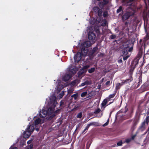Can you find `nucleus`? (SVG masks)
Returning a JSON list of instances; mask_svg holds the SVG:
<instances>
[{
  "instance_id": "f257e3e1",
  "label": "nucleus",
  "mask_w": 149,
  "mask_h": 149,
  "mask_svg": "<svg viewBox=\"0 0 149 149\" xmlns=\"http://www.w3.org/2000/svg\"><path fill=\"white\" fill-rule=\"evenodd\" d=\"M49 99V108H43L42 111L39 113L41 117L44 118L47 115L50 118H52L60 112V109L56 107L57 99L56 96L54 95L51 96Z\"/></svg>"
},
{
  "instance_id": "f03ea898",
  "label": "nucleus",
  "mask_w": 149,
  "mask_h": 149,
  "mask_svg": "<svg viewBox=\"0 0 149 149\" xmlns=\"http://www.w3.org/2000/svg\"><path fill=\"white\" fill-rule=\"evenodd\" d=\"M91 44L89 41H85L81 44V52H78L74 56L75 62L78 63L81 60L82 56H85L87 54L88 51L87 48L90 46Z\"/></svg>"
},
{
  "instance_id": "7ed1b4c3",
  "label": "nucleus",
  "mask_w": 149,
  "mask_h": 149,
  "mask_svg": "<svg viewBox=\"0 0 149 149\" xmlns=\"http://www.w3.org/2000/svg\"><path fill=\"white\" fill-rule=\"evenodd\" d=\"M35 129L33 125H28L26 130L24 132V136L25 138H28L31 134Z\"/></svg>"
},
{
  "instance_id": "20e7f679",
  "label": "nucleus",
  "mask_w": 149,
  "mask_h": 149,
  "mask_svg": "<svg viewBox=\"0 0 149 149\" xmlns=\"http://www.w3.org/2000/svg\"><path fill=\"white\" fill-rule=\"evenodd\" d=\"M134 13V11L132 10L126 12L123 16V19L124 20L128 19L130 16L133 15Z\"/></svg>"
},
{
  "instance_id": "39448f33",
  "label": "nucleus",
  "mask_w": 149,
  "mask_h": 149,
  "mask_svg": "<svg viewBox=\"0 0 149 149\" xmlns=\"http://www.w3.org/2000/svg\"><path fill=\"white\" fill-rule=\"evenodd\" d=\"M88 37L90 40L92 41H93L95 40L96 38V35L93 32V31H92L91 30H90L88 33Z\"/></svg>"
},
{
  "instance_id": "423d86ee",
  "label": "nucleus",
  "mask_w": 149,
  "mask_h": 149,
  "mask_svg": "<svg viewBox=\"0 0 149 149\" xmlns=\"http://www.w3.org/2000/svg\"><path fill=\"white\" fill-rule=\"evenodd\" d=\"M42 123L41 120L40 118H38L35 121V126L36 130L38 131L39 130V128L40 125Z\"/></svg>"
},
{
  "instance_id": "0eeeda50",
  "label": "nucleus",
  "mask_w": 149,
  "mask_h": 149,
  "mask_svg": "<svg viewBox=\"0 0 149 149\" xmlns=\"http://www.w3.org/2000/svg\"><path fill=\"white\" fill-rule=\"evenodd\" d=\"M61 82V80H57V82L58 84L57 85V86L55 88L57 93H58L60 91H61L63 88V85L60 84Z\"/></svg>"
},
{
  "instance_id": "6e6552de",
  "label": "nucleus",
  "mask_w": 149,
  "mask_h": 149,
  "mask_svg": "<svg viewBox=\"0 0 149 149\" xmlns=\"http://www.w3.org/2000/svg\"><path fill=\"white\" fill-rule=\"evenodd\" d=\"M93 11L99 16L101 15L102 13V10L97 7H94L93 8Z\"/></svg>"
},
{
  "instance_id": "1a4fd4ad",
  "label": "nucleus",
  "mask_w": 149,
  "mask_h": 149,
  "mask_svg": "<svg viewBox=\"0 0 149 149\" xmlns=\"http://www.w3.org/2000/svg\"><path fill=\"white\" fill-rule=\"evenodd\" d=\"M132 80V79H128L125 80L124 82L122 83V84L118 83H117L116 84V89H119L120 88V86L125 84L126 82H130Z\"/></svg>"
},
{
  "instance_id": "9d476101",
  "label": "nucleus",
  "mask_w": 149,
  "mask_h": 149,
  "mask_svg": "<svg viewBox=\"0 0 149 149\" xmlns=\"http://www.w3.org/2000/svg\"><path fill=\"white\" fill-rule=\"evenodd\" d=\"M71 74H68L64 76L63 77V81H68L72 77Z\"/></svg>"
},
{
  "instance_id": "9b49d317",
  "label": "nucleus",
  "mask_w": 149,
  "mask_h": 149,
  "mask_svg": "<svg viewBox=\"0 0 149 149\" xmlns=\"http://www.w3.org/2000/svg\"><path fill=\"white\" fill-rule=\"evenodd\" d=\"M90 30L92 29L93 31V30L94 31H95V32L97 34H99L100 33V27L99 26H97L95 27H94L93 28V27H90L89 29Z\"/></svg>"
},
{
  "instance_id": "f8f14e48",
  "label": "nucleus",
  "mask_w": 149,
  "mask_h": 149,
  "mask_svg": "<svg viewBox=\"0 0 149 149\" xmlns=\"http://www.w3.org/2000/svg\"><path fill=\"white\" fill-rule=\"evenodd\" d=\"M90 84L91 83L89 81L86 80L84 82L82 83L81 85H80L79 87L86 86Z\"/></svg>"
},
{
  "instance_id": "ddd939ff",
  "label": "nucleus",
  "mask_w": 149,
  "mask_h": 149,
  "mask_svg": "<svg viewBox=\"0 0 149 149\" xmlns=\"http://www.w3.org/2000/svg\"><path fill=\"white\" fill-rule=\"evenodd\" d=\"M79 81L77 80H75L72 81L70 84L71 86H76L79 83Z\"/></svg>"
},
{
  "instance_id": "4468645a",
  "label": "nucleus",
  "mask_w": 149,
  "mask_h": 149,
  "mask_svg": "<svg viewBox=\"0 0 149 149\" xmlns=\"http://www.w3.org/2000/svg\"><path fill=\"white\" fill-rule=\"evenodd\" d=\"M129 47H124L123 49V54L124 55H125L127 54L128 52Z\"/></svg>"
},
{
  "instance_id": "2eb2a0df",
  "label": "nucleus",
  "mask_w": 149,
  "mask_h": 149,
  "mask_svg": "<svg viewBox=\"0 0 149 149\" xmlns=\"http://www.w3.org/2000/svg\"><path fill=\"white\" fill-rule=\"evenodd\" d=\"M145 124V122L144 121L142 123L140 127V129L142 131H143V130H144L145 128V127L144 126Z\"/></svg>"
},
{
  "instance_id": "dca6fc26",
  "label": "nucleus",
  "mask_w": 149,
  "mask_h": 149,
  "mask_svg": "<svg viewBox=\"0 0 149 149\" xmlns=\"http://www.w3.org/2000/svg\"><path fill=\"white\" fill-rule=\"evenodd\" d=\"M71 97L74 98V100H76L77 98L78 97V95L77 93L71 95Z\"/></svg>"
},
{
  "instance_id": "f3484780",
  "label": "nucleus",
  "mask_w": 149,
  "mask_h": 149,
  "mask_svg": "<svg viewBox=\"0 0 149 149\" xmlns=\"http://www.w3.org/2000/svg\"><path fill=\"white\" fill-rule=\"evenodd\" d=\"M108 101L107 99L104 100L101 104L102 106L104 107L105 106Z\"/></svg>"
},
{
  "instance_id": "a211bd4d",
  "label": "nucleus",
  "mask_w": 149,
  "mask_h": 149,
  "mask_svg": "<svg viewBox=\"0 0 149 149\" xmlns=\"http://www.w3.org/2000/svg\"><path fill=\"white\" fill-rule=\"evenodd\" d=\"M95 68H91L90 69H89L88 70V71L89 73H91L94 72L95 70Z\"/></svg>"
},
{
  "instance_id": "6ab92c4d",
  "label": "nucleus",
  "mask_w": 149,
  "mask_h": 149,
  "mask_svg": "<svg viewBox=\"0 0 149 149\" xmlns=\"http://www.w3.org/2000/svg\"><path fill=\"white\" fill-rule=\"evenodd\" d=\"M93 124L92 123H90V124H88L87 125V126L86 127V128L84 129V130L83 132H84L86 130H87L89 127L92 125Z\"/></svg>"
},
{
  "instance_id": "aec40b11",
  "label": "nucleus",
  "mask_w": 149,
  "mask_h": 149,
  "mask_svg": "<svg viewBox=\"0 0 149 149\" xmlns=\"http://www.w3.org/2000/svg\"><path fill=\"white\" fill-rule=\"evenodd\" d=\"M138 123V121H134L133 126L131 128V129L132 131H133L134 130V129L135 128V126Z\"/></svg>"
},
{
  "instance_id": "412c9836",
  "label": "nucleus",
  "mask_w": 149,
  "mask_h": 149,
  "mask_svg": "<svg viewBox=\"0 0 149 149\" xmlns=\"http://www.w3.org/2000/svg\"><path fill=\"white\" fill-rule=\"evenodd\" d=\"M64 94V92L63 91H62L59 94L58 96V97H59V98H61L63 96Z\"/></svg>"
},
{
  "instance_id": "4be33fe9",
  "label": "nucleus",
  "mask_w": 149,
  "mask_h": 149,
  "mask_svg": "<svg viewBox=\"0 0 149 149\" xmlns=\"http://www.w3.org/2000/svg\"><path fill=\"white\" fill-rule=\"evenodd\" d=\"M87 91L84 92L82 93L81 95V97H84L86 96L87 94Z\"/></svg>"
},
{
  "instance_id": "5701e85b",
  "label": "nucleus",
  "mask_w": 149,
  "mask_h": 149,
  "mask_svg": "<svg viewBox=\"0 0 149 149\" xmlns=\"http://www.w3.org/2000/svg\"><path fill=\"white\" fill-rule=\"evenodd\" d=\"M74 90L73 88H71L68 90V94H71L73 93Z\"/></svg>"
},
{
  "instance_id": "b1692460",
  "label": "nucleus",
  "mask_w": 149,
  "mask_h": 149,
  "mask_svg": "<svg viewBox=\"0 0 149 149\" xmlns=\"http://www.w3.org/2000/svg\"><path fill=\"white\" fill-rule=\"evenodd\" d=\"M82 116V113L81 112H80L78 113L77 116V118H80Z\"/></svg>"
},
{
  "instance_id": "393cba45",
  "label": "nucleus",
  "mask_w": 149,
  "mask_h": 149,
  "mask_svg": "<svg viewBox=\"0 0 149 149\" xmlns=\"http://www.w3.org/2000/svg\"><path fill=\"white\" fill-rule=\"evenodd\" d=\"M101 111V110L100 109L98 108L95 110L94 112V113H99Z\"/></svg>"
},
{
  "instance_id": "a878e982",
  "label": "nucleus",
  "mask_w": 149,
  "mask_h": 149,
  "mask_svg": "<svg viewBox=\"0 0 149 149\" xmlns=\"http://www.w3.org/2000/svg\"><path fill=\"white\" fill-rule=\"evenodd\" d=\"M107 22L106 21H104L102 24V26H105L107 25Z\"/></svg>"
},
{
  "instance_id": "bb28decb",
  "label": "nucleus",
  "mask_w": 149,
  "mask_h": 149,
  "mask_svg": "<svg viewBox=\"0 0 149 149\" xmlns=\"http://www.w3.org/2000/svg\"><path fill=\"white\" fill-rule=\"evenodd\" d=\"M98 48L97 47L94 48L92 50L93 53H94L96 52L98 50Z\"/></svg>"
},
{
  "instance_id": "cd10ccee",
  "label": "nucleus",
  "mask_w": 149,
  "mask_h": 149,
  "mask_svg": "<svg viewBox=\"0 0 149 149\" xmlns=\"http://www.w3.org/2000/svg\"><path fill=\"white\" fill-rule=\"evenodd\" d=\"M122 8L121 6H120L119 8L117 10V13H118L121 11L122 10Z\"/></svg>"
},
{
  "instance_id": "c85d7f7f",
  "label": "nucleus",
  "mask_w": 149,
  "mask_h": 149,
  "mask_svg": "<svg viewBox=\"0 0 149 149\" xmlns=\"http://www.w3.org/2000/svg\"><path fill=\"white\" fill-rule=\"evenodd\" d=\"M33 147V145L32 144H31L29 146L27 147L26 149H31Z\"/></svg>"
},
{
  "instance_id": "c756f323",
  "label": "nucleus",
  "mask_w": 149,
  "mask_h": 149,
  "mask_svg": "<svg viewBox=\"0 0 149 149\" xmlns=\"http://www.w3.org/2000/svg\"><path fill=\"white\" fill-rule=\"evenodd\" d=\"M123 143L122 141H120L117 143V145L118 146H121Z\"/></svg>"
},
{
  "instance_id": "7c9ffc66",
  "label": "nucleus",
  "mask_w": 149,
  "mask_h": 149,
  "mask_svg": "<svg viewBox=\"0 0 149 149\" xmlns=\"http://www.w3.org/2000/svg\"><path fill=\"white\" fill-rule=\"evenodd\" d=\"M131 139L130 138H128V139H126V140H125V142L126 143H128L129 142H130L131 141Z\"/></svg>"
},
{
  "instance_id": "2f4dec72",
  "label": "nucleus",
  "mask_w": 149,
  "mask_h": 149,
  "mask_svg": "<svg viewBox=\"0 0 149 149\" xmlns=\"http://www.w3.org/2000/svg\"><path fill=\"white\" fill-rule=\"evenodd\" d=\"M110 38L111 39H113L116 37V36L114 35H111L110 36Z\"/></svg>"
},
{
  "instance_id": "473e14b6",
  "label": "nucleus",
  "mask_w": 149,
  "mask_h": 149,
  "mask_svg": "<svg viewBox=\"0 0 149 149\" xmlns=\"http://www.w3.org/2000/svg\"><path fill=\"white\" fill-rule=\"evenodd\" d=\"M146 123L147 125H148V123L149 122V117L147 116L146 118Z\"/></svg>"
},
{
  "instance_id": "72a5a7b5",
  "label": "nucleus",
  "mask_w": 149,
  "mask_h": 149,
  "mask_svg": "<svg viewBox=\"0 0 149 149\" xmlns=\"http://www.w3.org/2000/svg\"><path fill=\"white\" fill-rule=\"evenodd\" d=\"M111 82H111L110 81H108L106 82L105 84L106 85H109Z\"/></svg>"
},
{
  "instance_id": "f704fd0d",
  "label": "nucleus",
  "mask_w": 149,
  "mask_h": 149,
  "mask_svg": "<svg viewBox=\"0 0 149 149\" xmlns=\"http://www.w3.org/2000/svg\"><path fill=\"white\" fill-rule=\"evenodd\" d=\"M88 97H91L93 95V92L92 91L90 93H89L88 94Z\"/></svg>"
},
{
  "instance_id": "c9c22d12",
  "label": "nucleus",
  "mask_w": 149,
  "mask_h": 149,
  "mask_svg": "<svg viewBox=\"0 0 149 149\" xmlns=\"http://www.w3.org/2000/svg\"><path fill=\"white\" fill-rule=\"evenodd\" d=\"M90 67V65H86L83 67V68L84 69H87Z\"/></svg>"
},
{
  "instance_id": "e433bc0d",
  "label": "nucleus",
  "mask_w": 149,
  "mask_h": 149,
  "mask_svg": "<svg viewBox=\"0 0 149 149\" xmlns=\"http://www.w3.org/2000/svg\"><path fill=\"white\" fill-rule=\"evenodd\" d=\"M108 123H109V119H108L107 121L103 125V126H105L107 125L108 124Z\"/></svg>"
},
{
  "instance_id": "4c0bfd02",
  "label": "nucleus",
  "mask_w": 149,
  "mask_h": 149,
  "mask_svg": "<svg viewBox=\"0 0 149 149\" xmlns=\"http://www.w3.org/2000/svg\"><path fill=\"white\" fill-rule=\"evenodd\" d=\"M93 21L90 22L92 24H94L95 22V19L93 18Z\"/></svg>"
},
{
  "instance_id": "58836bf2",
  "label": "nucleus",
  "mask_w": 149,
  "mask_h": 149,
  "mask_svg": "<svg viewBox=\"0 0 149 149\" xmlns=\"http://www.w3.org/2000/svg\"><path fill=\"white\" fill-rule=\"evenodd\" d=\"M103 16L104 17H106L107 16V13L106 12H104L103 13Z\"/></svg>"
},
{
  "instance_id": "ea45409f",
  "label": "nucleus",
  "mask_w": 149,
  "mask_h": 149,
  "mask_svg": "<svg viewBox=\"0 0 149 149\" xmlns=\"http://www.w3.org/2000/svg\"><path fill=\"white\" fill-rule=\"evenodd\" d=\"M115 95V94H111L109 95V97L110 98H113L114 97Z\"/></svg>"
},
{
  "instance_id": "a19ab883",
  "label": "nucleus",
  "mask_w": 149,
  "mask_h": 149,
  "mask_svg": "<svg viewBox=\"0 0 149 149\" xmlns=\"http://www.w3.org/2000/svg\"><path fill=\"white\" fill-rule=\"evenodd\" d=\"M9 149H17V148L16 147L12 146H11Z\"/></svg>"
},
{
  "instance_id": "79ce46f5",
  "label": "nucleus",
  "mask_w": 149,
  "mask_h": 149,
  "mask_svg": "<svg viewBox=\"0 0 149 149\" xmlns=\"http://www.w3.org/2000/svg\"><path fill=\"white\" fill-rule=\"evenodd\" d=\"M129 57V56H126L125 57L123 58V59L124 60H126Z\"/></svg>"
},
{
  "instance_id": "37998d69",
  "label": "nucleus",
  "mask_w": 149,
  "mask_h": 149,
  "mask_svg": "<svg viewBox=\"0 0 149 149\" xmlns=\"http://www.w3.org/2000/svg\"><path fill=\"white\" fill-rule=\"evenodd\" d=\"M136 135H134L133 136H132V138H131V140L132 139H134V138H135V137H136Z\"/></svg>"
},
{
  "instance_id": "c03bdc74",
  "label": "nucleus",
  "mask_w": 149,
  "mask_h": 149,
  "mask_svg": "<svg viewBox=\"0 0 149 149\" xmlns=\"http://www.w3.org/2000/svg\"><path fill=\"white\" fill-rule=\"evenodd\" d=\"M128 51H129V52H131V51H132V47H131V48H128Z\"/></svg>"
},
{
  "instance_id": "a18cd8bd",
  "label": "nucleus",
  "mask_w": 149,
  "mask_h": 149,
  "mask_svg": "<svg viewBox=\"0 0 149 149\" xmlns=\"http://www.w3.org/2000/svg\"><path fill=\"white\" fill-rule=\"evenodd\" d=\"M118 62L119 63H121L122 62V60L121 59H120V60H119L118 61Z\"/></svg>"
},
{
  "instance_id": "49530a36",
  "label": "nucleus",
  "mask_w": 149,
  "mask_h": 149,
  "mask_svg": "<svg viewBox=\"0 0 149 149\" xmlns=\"http://www.w3.org/2000/svg\"><path fill=\"white\" fill-rule=\"evenodd\" d=\"M31 141L29 140L27 141V143L28 144H29L31 143Z\"/></svg>"
},
{
  "instance_id": "de8ad7c7",
  "label": "nucleus",
  "mask_w": 149,
  "mask_h": 149,
  "mask_svg": "<svg viewBox=\"0 0 149 149\" xmlns=\"http://www.w3.org/2000/svg\"><path fill=\"white\" fill-rule=\"evenodd\" d=\"M63 104V102H62V101H61V104H60V105L61 106V105L62 104Z\"/></svg>"
},
{
  "instance_id": "09e8293b",
  "label": "nucleus",
  "mask_w": 149,
  "mask_h": 149,
  "mask_svg": "<svg viewBox=\"0 0 149 149\" xmlns=\"http://www.w3.org/2000/svg\"><path fill=\"white\" fill-rule=\"evenodd\" d=\"M147 68H148L147 67H146L145 68V69H146V70H147Z\"/></svg>"
},
{
  "instance_id": "8fccbe9b",
  "label": "nucleus",
  "mask_w": 149,
  "mask_h": 149,
  "mask_svg": "<svg viewBox=\"0 0 149 149\" xmlns=\"http://www.w3.org/2000/svg\"><path fill=\"white\" fill-rule=\"evenodd\" d=\"M30 129H31V127H30Z\"/></svg>"
}]
</instances>
